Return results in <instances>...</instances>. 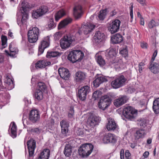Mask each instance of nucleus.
I'll list each match as a JSON object with an SVG mask.
<instances>
[{
	"instance_id": "nucleus-58",
	"label": "nucleus",
	"mask_w": 159,
	"mask_h": 159,
	"mask_svg": "<svg viewBox=\"0 0 159 159\" xmlns=\"http://www.w3.org/2000/svg\"><path fill=\"white\" fill-rule=\"evenodd\" d=\"M4 60V56L2 54H0V63L2 62Z\"/></svg>"
},
{
	"instance_id": "nucleus-10",
	"label": "nucleus",
	"mask_w": 159,
	"mask_h": 159,
	"mask_svg": "<svg viewBox=\"0 0 159 159\" xmlns=\"http://www.w3.org/2000/svg\"><path fill=\"white\" fill-rule=\"evenodd\" d=\"M50 44L49 37L47 36L41 41L39 47L38 55L43 52L45 49L48 47Z\"/></svg>"
},
{
	"instance_id": "nucleus-62",
	"label": "nucleus",
	"mask_w": 159,
	"mask_h": 159,
	"mask_svg": "<svg viewBox=\"0 0 159 159\" xmlns=\"http://www.w3.org/2000/svg\"><path fill=\"white\" fill-rule=\"evenodd\" d=\"M157 50H156L154 52V53L153 54L152 56L154 57H156L157 56Z\"/></svg>"
},
{
	"instance_id": "nucleus-22",
	"label": "nucleus",
	"mask_w": 159,
	"mask_h": 159,
	"mask_svg": "<svg viewBox=\"0 0 159 159\" xmlns=\"http://www.w3.org/2000/svg\"><path fill=\"white\" fill-rule=\"evenodd\" d=\"M83 14V11L82 8L80 5H78L75 6L73 10V15L75 17L78 19L82 16Z\"/></svg>"
},
{
	"instance_id": "nucleus-24",
	"label": "nucleus",
	"mask_w": 159,
	"mask_h": 159,
	"mask_svg": "<svg viewBox=\"0 0 159 159\" xmlns=\"http://www.w3.org/2000/svg\"><path fill=\"white\" fill-rule=\"evenodd\" d=\"M50 65L51 62L49 61H47L45 60H40L36 63L35 67L37 69L42 68Z\"/></svg>"
},
{
	"instance_id": "nucleus-34",
	"label": "nucleus",
	"mask_w": 159,
	"mask_h": 159,
	"mask_svg": "<svg viewBox=\"0 0 159 159\" xmlns=\"http://www.w3.org/2000/svg\"><path fill=\"white\" fill-rule=\"evenodd\" d=\"M146 133L143 129H139L136 131L134 134V136L136 139H139L143 138L146 134Z\"/></svg>"
},
{
	"instance_id": "nucleus-13",
	"label": "nucleus",
	"mask_w": 159,
	"mask_h": 159,
	"mask_svg": "<svg viewBox=\"0 0 159 159\" xmlns=\"http://www.w3.org/2000/svg\"><path fill=\"white\" fill-rule=\"evenodd\" d=\"M110 100L109 98L107 96H105L101 98L98 103L99 108L104 110L110 105Z\"/></svg>"
},
{
	"instance_id": "nucleus-38",
	"label": "nucleus",
	"mask_w": 159,
	"mask_h": 159,
	"mask_svg": "<svg viewBox=\"0 0 159 159\" xmlns=\"http://www.w3.org/2000/svg\"><path fill=\"white\" fill-rule=\"evenodd\" d=\"M75 75L76 80L78 81L84 80L86 76L85 74L81 71H78L77 72Z\"/></svg>"
},
{
	"instance_id": "nucleus-52",
	"label": "nucleus",
	"mask_w": 159,
	"mask_h": 159,
	"mask_svg": "<svg viewBox=\"0 0 159 159\" xmlns=\"http://www.w3.org/2000/svg\"><path fill=\"white\" fill-rule=\"evenodd\" d=\"M62 36V33L61 32H57L53 35L54 39L55 40H58L61 38Z\"/></svg>"
},
{
	"instance_id": "nucleus-43",
	"label": "nucleus",
	"mask_w": 159,
	"mask_h": 159,
	"mask_svg": "<svg viewBox=\"0 0 159 159\" xmlns=\"http://www.w3.org/2000/svg\"><path fill=\"white\" fill-rule=\"evenodd\" d=\"M58 56H59V52L56 51L48 52L46 55L47 57L50 58L56 57Z\"/></svg>"
},
{
	"instance_id": "nucleus-2",
	"label": "nucleus",
	"mask_w": 159,
	"mask_h": 159,
	"mask_svg": "<svg viewBox=\"0 0 159 159\" xmlns=\"http://www.w3.org/2000/svg\"><path fill=\"white\" fill-rule=\"evenodd\" d=\"M75 37L73 34H68L65 35L60 40V45L62 49L69 47L75 40Z\"/></svg>"
},
{
	"instance_id": "nucleus-9",
	"label": "nucleus",
	"mask_w": 159,
	"mask_h": 159,
	"mask_svg": "<svg viewBox=\"0 0 159 159\" xmlns=\"http://www.w3.org/2000/svg\"><path fill=\"white\" fill-rule=\"evenodd\" d=\"M120 24V21L116 19L109 24L108 28L111 34L116 33L119 30Z\"/></svg>"
},
{
	"instance_id": "nucleus-54",
	"label": "nucleus",
	"mask_w": 159,
	"mask_h": 159,
	"mask_svg": "<svg viewBox=\"0 0 159 159\" xmlns=\"http://www.w3.org/2000/svg\"><path fill=\"white\" fill-rule=\"evenodd\" d=\"M130 156V154L128 150H126L125 153V156L126 159H129V157Z\"/></svg>"
},
{
	"instance_id": "nucleus-11",
	"label": "nucleus",
	"mask_w": 159,
	"mask_h": 159,
	"mask_svg": "<svg viewBox=\"0 0 159 159\" xmlns=\"http://www.w3.org/2000/svg\"><path fill=\"white\" fill-rule=\"evenodd\" d=\"M27 145L29 152L28 159H32L36 148V141L33 139H30L27 141Z\"/></svg>"
},
{
	"instance_id": "nucleus-33",
	"label": "nucleus",
	"mask_w": 159,
	"mask_h": 159,
	"mask_svg": "<svg viewBox=\"0 0 159 159\" xmlns=\"http://www.w3.org/2000/svg\"><path fill=\"white\" fill-rule=\"evenodd\" d=\"M72 21V19L70 18H66L61 21L58 25V29H61L70 23Z\"/></svg>"
},
{
	"instance_id": "nucleus-8",
	"label": "nucleus",
	"mask_w": 159,
	"mask_h": 159,
	"mask_svg": "<svg viewBox=\"0 0 159 159\" xmlns=\"http://www.w3.org/2000/svg\"><path fill=\"white\" fill-rule=\"evenodd\" d=\"M90 91V88L88 85L84 86L79 90L78 93L79 99L82 100H84L86 98L87 94Z\"/></svg>"
},
{
	"instance_id": "nucleus-19",
	"label": "nucleus",
	"mask_w": 159,
	"mask_h": 159,
	"mask_svg": "<svg viewBox=\"0 0 159 159\" xmlns=\"http://www.w3.org/2000/svg\"><path fill=\"white\" fill-rule=\"evenodd\" d=\"M58 72L61 77L65 80H68L70 75L68 70L63 67L59 68Z\"/></svg>"
},
{
	"instance_id": "nucleus-7",
	"label": "nucleus",
	"mask_w": 159,
	"mask_h": 159,
	"mask_svg": "<svg viewBox=\"0 0 159 159\" xmlns=\"http://www.w3.org/2000/svg\"><path fill=\"white\" fill-rule=\"evenodd\" d=\"M48 11V8L46 6H42L36 10L33 11L32 13V16L37 19L45 14Z\"/></svg>"
},
{
	"instance_id": "nucleus-26",
	"label": "nucleus",
	"mask_w": 159,
	"mask_h": 159,
	"mask_svg": "<svg viewBox=\"0 0 159 159\" xmlns=\"http://www.w3.org/2000/svg\"><path fill=\"white\" fill-rule=\"evenodd\" d=\"M151 71L155 74L159 73V65L156 62H152L149 67Z\"/></svg>"
},
{
	"instance_id": "nucleus-1",
	"label": "nucleus",
	"mask_w": 159,
	"mask_h": 159,
	"mask_svg": "<svg viewBox=\"0 0 159 159\" xmlns=\"http://www.w3.org/2000/svg\"><path fill=\"white\" fill-rule=\"evenodd\" d=\"M93 145L91 143L83 144L79 149L80 155L83 157H88L93 151Z\"/></svg>"
},
{
	"instance_id": "nucleus-20",
	"label": "nucleus",
	"mask_w": 159,
	"mask_h": 159,
	"mask_svg": "<svg viewBox=\"0 0 159 159\" xmlns=\"http://www.w3.org/2000/svg\"><path fill=\"white\" fill-rule=\"evenodd\" d=\"M117 124L114 120L111 118L108 119L106 128L108 131L114 130L117 128Z\"/></svg>"
},
{
	"instance_id": "nucleus-60",
	"label": "nucleus",
	"mask_w": 159,
	"mask_h": 159,
	"mask_svg": "<svg viewBox=\"0 0 159 159\" xmlns=\"http://www.w3.org/2000/svg\"><path fill=\"white\" fill-rule=\"evenodd\" d=\"M149 154V153L148 152L146 151L143 153V156L144 157L146 158L148 156Z\"/></svg>"
},
{
	"instance_id": "nucleus-48",
	"label": "nucleus",
	"mask_w": 159,
	"mask_h": 159,
	"mask_svg": "<svg viewBox=\"0 0 159 159\" xmlns=\"http://www.w3.org/2000/svg\"><path fill=\"white\" fill-rule=\"evenodd\" d=\"M120 53L122 55L125 57L127 56L128 54V52L127 48L126 47H125L123 48L120 51Z\"/></svg>"
},
{
	"instance_id": "nucleus-4",
	"label": "nucleus",
	"mask_w": 159,
	"mask_h": 159,
	"mask_svg": "<svg viewBox=\"0 0 159 159\" xmlns=\"http://www.w3.org/2000/svg\"><path fill=\"white\" fill-rule=\"evenodd\" d=\"M39 30L37 27H34L29 30L28 32L29 41L31 43L36 42L38 39Z\"/></svg>"
},
{
	"instance_id": "nucleus-3",
	"label": "nucleus",
	"mask_w": 159,
	"mask_h": 159,
	"mask_svg": "<svg viewBox=\"0 0 159 159\" xmlns=\"http://www.w3.org/2000/svg\"><path fill=\"white\" fill-rule=\"evenodd\" d=\"M84 56L83 53L80 50H75L70 52L68 54V59L72 63L80 61Z\"/></svg>"
},
{
	"instance_id": "nucleus-44",
	"label": "nucleus",
	"mask_w": 159,
	"mask_h": 159,
	"mask_svg": "<svg viewBox=\"0 0 159 159\" xmlns=\"http://www.w3.org/2000/svg\"><path fill=\"white\" fill-rule=\"evenodd\" d=\"M28 131L33 134H39L41 132V130L38 128H29L28 129Z\"/></svg>"
},
{
	"instance_id": "nucleus-45",
	"label": "nucleus",
	"mask_w": 159,
	"mask_h": 159,
	"mask_svg": "<svg viewBox=\"0 0 159 159\" xmlns=\"http://www.w3.org/2000/svg\"><path fill=\"white\" fill-rule=\"evenodd\" d=\"M159 25L158 22L155 21L153 20H152L148 23V27L150 29H152L154 27L158 26Z\"/></svg>"
},
{
	"instance_id": "nucleus-46",
	"label": "nucleus",
	"mask_w": 159,
	"mask_h": 159,
	"mask_svg": "<svg viewBox=\"0 0 159 159\" xmlns=\"http://www.w3.org/2000/svg\"><path fill=\"white\" fill-rule=\"evenodd\" d=\"M22 13V18L21 21L22 23H24L28 19V14L26 11L24 12L23 11H21Z\"/></svg>"
},
{
	"instance_id": "nucleus-21",
	"label": "nucleus",
	"mask_w": 159,
	"mask_h": 159,
	"mask_svg": "<svg viewBox=\"0 0 159 159\" xmlns=\"http://www.w3.org/2000/svg\"><path fill=\"white\" fill-rule=\"evenodd\" d=\"M60 125L61 128V134L63 137L66 136L68 132V125L64 120H62L61 122Z\"/></svg>"
},
{
	"instance_id": "nucleus-40",
	"label": "nucleus",
	"mask_w": 159,
	"mask_h": 159,
	"mask_svg": "<svg viewBox=\"0 0 159 159\" xmlns=\"http://www.w3.org/2000/svg\"><path fill=\"white\" fill-rule=\"evenodd\" d=\"M47 89V86L44 83L40 82L38 83L37 90H39L44 92Z\"/></svg>"
},
{
	"instance_id": "nucleus-39",
	"label": "nucleus",
	"mask_w": 159,
	"mask_h": 159,
	"mask_svg": "<svg viewBox=\"0 0 159 159\" xmlns=\"http://www.w3.org/2000/svg\"><path fill=\"white\" fill-rule=\"evenodd\" d=\"M34 96L36 99L40 101L43 99V92L40 90H36L34 93Z\"/></svg>"
},
{
	"instance_id": "nucleus-56",
	"label": "nucleus",
	"mask_w": 159,
	"mask_h": 159,
	"mask_svg": "<svg viewBox=\"0 0 159 159\" xmlns=\"http://www.w3.org/2000/svg\"><path fill=\"white\" fill-rule=\"evenodd\" d=\"M147 44L144 42L142 43H141V46L142 48H147Z\"/></svg>"
},
{
	"instance_id": "nucleus-29",
	"label": "nucleus",
	"mask_w": 159,
	"mask_h": 159,
	"mask_svg": "<svg viewBox=\"0 0 159 159\" xmlns=\"http://www.w3.org/2000/svg\"><path fill=\"white\" fill-rule=\"evenodd\" d=\"M5 82L7 84L9 90H11L14 88L13 82L12 79L8 76H6L5 80Z\"/></svg>"
},
{
	"instance_id": "nucleus-53",
	"label": "nucleus",
	"mask_w": 159,
	"mask_h": 159,
	"mask_svg": "<svg viewBox=\"0 0 159 159\" xmlns=\"http://www.w3.org/2000/svg\"><path fill=\"white\" fill-rule=\"evenodd\" d=\"M145 65L144 63L143 62H142L139 63V71L141 73V71H142V67L143 66Z\"/></svg>"
},
{
	"instance_id": "nucleus-57",
	"label": "nucleus",
	"mask_w": 159,
	"mask_h": 159,
	"mask_svg": "<svg viewBox=\"0 0 159 159\" xmlns=\"http://www.w3.org/2000/svg\"><path fill=\"white\" fill-rule=\"evenodd\" d=\"M99 91H96L94 92L93 95V96L95 98H97L98 97V94L99 93Z\"/></svg>"
},
{
	"instance_id": "nucleus-31",
	"label": "nucleus",
	"mask_w": 159,
	"mask_h": 159,
	"mask_svg": "<svg viewBox=\"0 0 159 159\" xmlns=\"http://www.w3.org/2000/svg\"><path fill=\"white\" fill-rule=\"evenodd\" d=\"M116 54V51L112 49L108 50L105 52V56L107 59L115 57Z\"/></svg>"
},
{
	"instance_id": "nucleus-16",
	"label": "nucleus",
	"mask_w": 159,
	"mask_h": 159,
	"mask_svg": "<svg viewBox=\"0 0 159 159\" xmlns=\"http://www.w3.org/2000/svg\"><path fill=\"white\" fill-rule=\"evenodd\" d=\"M128 99L126 96H121L114 100V104L116 107H119L125 103Z\"/></svg>"
},
{
	"instance_id": "nucleus-27",
	"label": "nucleus",
	"mask_w": 159,
	"mask_h": 159,
	"mask_svg": "<svg viewBox=\"0 0 159 159\" xmlns=\"http://www.w3.org/2000/svg\"><path fill=\"white\" fill-rule=\"evenodd\" d=\"M50 152L48 149H45L40 153L38 159H48Z\"/></svg>"
},
{
	"instance_id": "nucleus-50",
	"label": "nucleus",
	"mask_w": 159,
	"mask_h": 159,
	"mask_svg": "<svg viewBox=\"0 0 159 159\" xmlns=\"http://www.w3.org/2000/svg\"><path fill=\"white\" fill-rule=\"evenodd\" d=\"M48 27L50 29H52L56 26L55 24L54 23L52 19H50L48 24Z\"/></svg>"
},
{
	"instance_id": "nucleus-28",
	"label": "nucleus",
	"mask_w": 159,
	"mask_h": 159,
	"mask_svg": "<svg viewBox=\"0 0 159 159\" xmlns=\"http://www.w3.org/2000/svg\"><path fill=\"white\" fill-rule=\"evenodd\" d=\"M122 36L118 34H116L111 38V41L113 44L119 43L122 42Z\"/></svg>"
},
{
	"instance_id": "nucleus-30",
	"label": "nucleus",
	"mask_w": 159,
	"mask_h": 159,
	"mask_svg": "<svg viewBox=\"0 0 159 159\" xmlns=\"http://www.w3.org/2000/svg\"><path fill=\"white\" fill-rule=\"evenodd\" d=\"M22 7L20 9V11H23L24 12L26 11V9L31 8L33 7L34 6L27 2L23 1L21 3Z\"/></svg>"
},
{
	"instance_id": "nucleus-37",
	"label": "nucleus",
	"mask_w": 159,
	"mask_h": 159,
	"mask_svg": "<svg viewBox=\"0 0 159 159\" xmlns=\"http://www.w3.org/2000/svg\"><path fill=\"white\" fill-rule=\"evenodd\" d=\"M72 152V148L71 145L66 144L65 147L64 153L66 156L69 157L71 154Z\"/></svg>"
},
{
	"instance_id": "nucleus-23",
	"label": "nucleus",
	"mask_w": 159,
	"mask_h": 159,
	"mask_svg": "<svg viewBox=\"0 0 159 159\" xmlns=\"http://www.w3.org/2000/svg\"><path fill=\"white\" fill-rule=\"evenodd\" d=\"M105 35L99 31L96 32L94 36V42L98 44L103 40Z\"/></svg>"
},
{
	"instance_id": "nucleus-12",
	"label": "nucleus",
	"mask_w": 159,
	"mask_h": 159,
	"mask_svg": "<svg viewBox=\"0 0 159 159\" xmlns=\"http://www.w3.org/2000/svg\"><path fill=\"white\" fill-rule=\"evenodd\" d=\"M95 25L91 23H87L85 25H83L81 28H80L78 33L80 35L83 31L85 34H87L91 32L94 28Z\"/></svg>"
},
{
	"instance_id": "nucleus-47",
	"label": "nucleus",
	"mask_w": 159,
	"mask_h": 159,
	"mask_svg": "<svg viewBox=\"0 0 159 159\" xmlns=\"http://www.w3.org/2000/svg\"><path fill=\"white\" fill-rule=\"evenodd\" d=\"M138 124L140 126L144 127L147 125V121L144 119H140L138 120Z\"/></svg>"
},
{
	"instance_id": "nucleus-6",
	"label": "nucleus",
	"mask_w": 159,
	"mask_h": 159,
	"mask_svg": "<svg viewBox=\"0 0 159 159\" xmlns=\"http://www.w3.org/2000/svg\"><path fill=\"white\" fill-rule=\"evenodd\" d=\"M127 79L123 75H121L113 80L111 85L113 88L118 89L124 85Z\"/></svg>"
},
{
	"instance_id": "nucleus-17",
	"label": "nucleus",
	"mask_w": 159,
	"mask_h": 159,
	"mask_svg": "<svg viewBox=\"0 0 159 159\" xmlns=\"http://www.w3.org/2000/svg\"><path fill=\"white\" fill-rule=\"evenodd\" d=\"M95 78L96 79L93 81V85L96 88L98 87L103 83L107 81V79L105 76L100 75H96Z\"/></svg>"
},
{
	"instance_id": "nucleus-18",
	"label": "nucleus",
	"mask_w": 159,
	"mask_h": 159,
	"mask_svg": "<svg viewBox=\"0 0 159 159\" xmlns=\"http://www.w3.org/2000/svg\"><path fill=\"white\" fill-rule=\"evenodd\" d=\"M103 140L104 143H115L116 141V139L114 134L108 133L105 135Z\"/></svg>"
},
{
	"instance_id": "nucleus-61",
	"label": "nucleus",
	"mask_w": 159,
	"mask_h": 159,
	"mask_svg": "<svg viewBox=\"0 0 159 159\" xmlns=\"http://www.w3.org/2000/svg\"><path fill=\"white\" fill-rule=\"evenodd\" d=\"M130 16L131 17V19H132L133 18V10H131V11H130Z\"/></svg>"
},
{
	"instance_id": "nucleus-51",
	"label": "nucleus",
	"mask_w": 159,
	"mask_h": 159,
	"mask_svg": "<svg viewBox=\"0 0 159 159\" xmlns=\"http://www.w3.org/2000/svg\"><path fill=\"white\" fill-rule=\"evenodd\" d=\"M74 111L73 106H71L69 109L68 114V116L69 117L72 118L74 115Z\"/></svg>"
},
{
	"instance_id": "nucleus-49",
	"label": "nucleus",
	"mask_w": 159,
	"mask_h": 159,
	"mask_svg": "<svg viewBox=\"0 0 159 159\" xmlns=\"http://www.w3.org/2000/svg\"><path fill=\"white\" fill-rule=\"evenodd\" d=\"M1 40L2 45L4 48H5L7 46L6 44L7 41V37L5 36L2 35L1 37Z\"/></svg>"
},
{
	"instance_id": "nucleus-42",
	"label": "nucleus",
	"mask_w": 159,
	"mask_h": 159,
	"mask_svg": "<svg viewBox=\"0 0 159 159\" xmlns=\"http://www.w3.org/2000/svg\"><path fill=\"white\" fill-rule=\"evenodd\" d=\"M97 61L100 66L103 67L105 64V60L103 59L101 56H98L96 58Z\"/></svg>"
},
{
	"instance_id": "nucleus-35",
	"label": "nucleus",
	"mask_w": 159,
	"mask_h": 159,
	"mask_svg": "<svg viewBox=\"0 0 159 159\" xmlns=\"http://www.w3.org/2000/svg\"><path fill=\"white\" fill-rule=\"evenodd\" d=\"M10 127L11 128V136L13 138H15L16 136V126L14 122H12L10 125Z\"/></svg>"
},
{
	"instance_id": "nucleus-64",
	"label": "nucleus",
	"mask_w": 159,
	"mask_h": 159,
	"mask_svg": "<svg viewBox=\"0 0 159 159\" xmlns=\"http://www.w3.org/2000/svg\"><path fill=\"white\" fill-rule=\"evenodd\" d=\"M8 35L10 37L12 38L13 37V33L11 32H9L8 33Z\"/></svg>"
},
{
	"instance_id": "nucleus-36",
	"label": "nucleus",
	"mask_w": 159,
	"mask_h": 159,
	"mask_svg": "<svg viewBox=\"0 0 159 159\" xmlns=\"http://www.w3.org/2000/svg\"><path fill=\"white\" fill-rule=\"evenodd\" d=\"M66 14V12L65 10L61 9L59 10L55 15V19L56 21H58L60 18L64 16Z\"/></svg>"
},
{
	"instance_id": "nucleus-32",
	"label": "nucleus",
	"mask_w": 159,
	"mask_h": 159,
	"mask_svg": "<svg viewBox=\"0 0 159 159\" xmlns=\"http://www.w3.org/2000/svg\"><path fill=\"white\" fill-rule=\"evenodd\" d=\"M152 109L156 114L159 113V98H157L153 101Z\"/></svg>"
},
{
	"instance_id": "nucleus-14",
	"label": "nucleus",
	"mask_w": 159,
	"mask_h": 159,
	"mask_svg": "<svg viewBox=\"0 0 159 159\" xmlns=\"http://www.w3.org/2000/svg\"><path fill=\"white\" fill-rule=\"evenodd\" d=\"M101 120V118L99 116L95 115H91L88 119L87 124L91 128H93L98 124Z\"/></svg>"
},
{
	"instance_id": "nucleus-59",
	"label": "nucleus",
	"mask_w": 159,
	"mask_h": 159,
	"mask_svg": "<svg viewBox=\"0 0 159 159\" xmlns=\"http://www.w3.org/2000/svg\"><path fill=\"white\" fill-rule=\"evenodd\" d=\"M140 24L141 25H144V20L143 17L140 18Z\"/></svg>"
},
{
	"instance_id": "nucleus-63",
	"label": "nucleus",
	"mask_w": 159,
	"mask_h": 159,
	"mask_svg": "<svg viewBox=\"0 0 159 159\" xmlns=\"http://www.w3.org/2000/svg\"><path fill=\"white\" fill-rule=\"evenodd\" d=\"M152 142V139L150 138L147 140V143L148 144H150Z\"/></svg>"
},
{
	"instance_id": "nucleus-5",
	"label": "nucleus",
	"mask_w": 159,
	"mask_h": 159,
	"mask_svg": "<svg viewBox=\"0 0 159 159\" xmlns=\"http://www.w3.org/2000/svg\"><path fill=\"white\" fill-rule=\"evenodd\" d=\"M123 114L126 118L132 120L136 116L137 111L131 106H128L124 108Z\"/></svg>"
},
{
	"instance_id": "nucleus-41",
	"label": "nucleus",
	"mask_w": 159,
	"mask_h": 159,
	"mask_svg": "<svg viewBox=\"0 0 159 159\" xmlns=\"http://www.w3.org/2000/svg\"><path fill=\"white\" fill-rule=\"evenodd\" d=\"M107 9H105L104 10H101L100 11L98 17L101 20H102L105 18L107 14Z\"/></svg>"
},
{
	"instance_id": "nucleus-55",
	"label": "nucleus",
	"mask_w": 159,
	"mask_h": 159,
	"mask_svg": "<svg viewBox=\"0 0 159 159\" xmlns=\"http://www.w3.org/2000/svg\"><path fill=\"white\" fill-rule=\"evenodd\" d=\"M120 158L121 159H123L124 158V150L121 149L120 151Z\"/></svg>"
},
{
	"instance_id": "nucleus-25",
	"label": "nucleus",
	"mask_w": 159,
	"mask_h": 159,
	"mask_svg": "<svg viewBox=\"0 0 159 159\" xmlns=\"http://www.w3.org/2000/svg\"><path fill=\"white\" fill-rule=\"evenodd\" d=\"M12 43H11L9 45V49L10 53L7 50H5V52L8 55L13 57L17 53L18 50L17 48H13L12 46Z\"/></svg>"
},
{
	"instance_id": "nucleus-15",
	"label": "nucleus",
	"mask_w": 159,
	"mask_h": 159,
	"mask_svg": "<svg viewBox=\"0 0 159 159\" xmlns=\"http://www.w3.org/2000/svg\"><path fill=\"white\" fill-rule=\"evenodd\" d=\"M40 114L37 110H31L29 114V119L33 123L38 121L40 119Z\"/></svg>"
}]
</instances>
